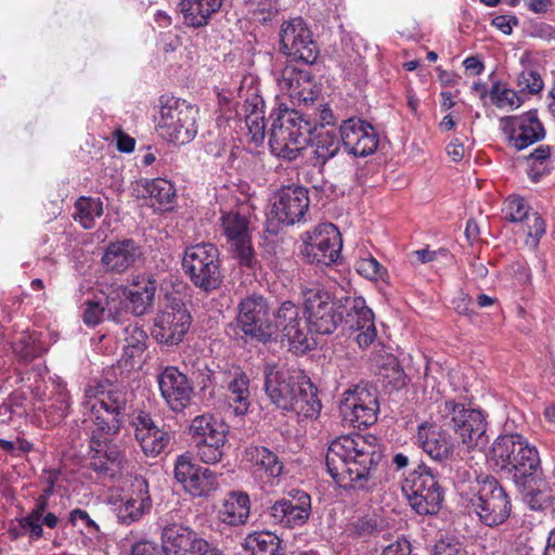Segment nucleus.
Segmentation results:
<instances>
[{
	"mask_svg": "<svg viewBox=\"0 0 555 555\" xmlns=\"http://www.w3.org/2000/svg\"><path fill=\"white\" fill-rule=\"evenodd\" d=\"M364 436H340L326 451L325 464L333 480L344 489L369 490L384 454L382 447Z\"/></svg>",
	"mask_w": 555,
	"mask_h": 555,
	"instance_id": "1",
	"label": "nucleus"
},
{
	"mask_svg": "<svg viewBox=\"0 0 555 555\" xmlns=\"http://www.w3.org/2000/svg\"><path fill=\"white\" fill-rule=\"evenodd\" d=\"M263 390L269 401L283 414L294 413L299 417L312 418L321 411L318 388L300 371L267 364L263 367Z\"/></svg>",
	"mask_w": 555,
	"mask_h": 555,
	"instance_id": "2",
	"label": "nucleus"
},
{
	"mask_svg": "<svg viewBox=\"0 0 555 555\" xmlns=\"http://www.w3.org/2000/svg\"><path fill=\"white\" fill-rule=\"evenodd\" d=\"M378 143L379 138L373 126L358 118L344 120L339 126V135L333 130L317 129L307 140V144L313 149L311 165L320 170L339 153L341 145L354 157H366L377 150Z\"/></svg>",
	"mask_w": 555,
	"mask_h": 555,
	"instance_id": "3",
	"label": "nucleus"
},
{
	"mask_svg": "<svg viewBox=\"0 0 555 555\" xmlns=\"http://www.w3.org/2000/svg\"><path fill=\"white\" fill-rule=\"evenodd\" d=\"M488 457L516 489L528 490L542 480L539 452L519 434L500 435L492 443Z\"/></svg>",
	"mask_w": 555,
	"mask_h": 555,
	"instance_id": "4",
	"label": "nucleus"
},
{
	"mask_svg": "<svg viewBox=\"0 0 555 555\" xmlns=\"http://www.w3.org/2000/svg\"><path fill=\"white\" fill-rule=\"evenodd\" d=\"M467 506L481 524L494 528L503 525L512 513V501L500 481L492 475L480 474L467 493Z\"/></svg>",
	"mask_w": 555,
	"mask_h": 555,
	"instance_id": "5",
	"label": "nucleus"
},
{
	"mask_svg": "<svg viewBox=\"0 0 555 555\" xmlns=\"http://www.w3.org/2000/svg\"><path fill=\"white\" fill-rule=\"evenodd\" d=\"M318 122L306 113L292 111L276 117L270 129L269 145L273 154L286 160L301 155L310 134L317 131Z\"/></svg>",
	"mask_w": 555,
	"mask_h": 555,
	"instance_id": "6",
	"label": "nucleus"
},
{
	"mask_svg": "<svg viewBox=\"0 0 555 555\" xmlns=\"http://www.w3.org/2000/svg\"><path fill=\"white\" fill-rule=\"evenodd\" d=\"M441 427L453 430L467 448L485 447L488 442L486 416L480 410L466 408L455 400L438 404Z\"/></svg>",
	"mask_w": 555,
	"mask_h": 555,
	"instance_id": "7",
	"label": "nucleus"
},
{
	"mask_svg": "<svg viewBox=\"0 0 555 555\" xmlns=\"http://www.w3.org/2000/svg\"><path fill=\"white\" fill-rule=\"evenodd\" d=\"M182 269L190 282L205 294L219 289L223 282L219 249L210 243L185 248Z\"/></svg>",
	"mask_w": 555,
	"mask_h": 555,
	"instance_id": "8",
	"label": "nucleus"
},
{
	"mask_svg": "<svg viewBox=\"0 0 555 555\" xmlns=\"http://www.w3.org/2000/svg\"><path fill=\"white\" fill-rule=\"evenodd\" d=\"M160 118L157 127L169 142L183 145L191 142L196 133L198 109L179 98L163 94L159 98Z\"/></svg>",
	"mask_w": 555,
	"mask_h": 555,
	"instance_id": "9",
	"label": "nucleus"
},
{
	"mask_svg": "<svg viewBox=\"0 0 555 555\" xmlns=\"http://www.w3.org/2000/svg\"><path fill=\"white\" fill-rule=\"evenodd\" d=\"M305 314L311 333L321 335L333 334L343 323V312L350 307L343 305V297L336 298L328 291L314 286L301 292Z\"/></svg>",
	"mask_w": 555,
	"mask_h": 555,
	"instance_id": "10",
	"label": "nucleus"
},
{
	"mask_svg": "<svg viewBox=\"0 0 555 555\" xmlns=\"http://www.w3.org/2000/svg\"><path fill=\"white\" fill-rule=\"evenodd\" d=\"M402 491L410 506L420 515H435L441 508L443 490L437 476L423 463L404 479Z\"/></svg>",
	"mask_w": 555,
	"mask_h": 555,
	"instance_id": "11",
	"label": "nucleus"
},
{
	"mask_svg": "<svg viewBox=\"0 0 555 555\" xmlns=\"http://www.w3.org/2000/svg\"><path fill=\"white\" fill-rule=\"evenodd\" d=\"M166 305L154 318L152 337L160 345L178 346L192 324V315L179 295L166 294Z\"/></svg>",
	"mask_w": 555,
	"mask_h": 555,
	"instance_id": "12",
	"label": "nucleus"
},
{
	"mask_svg": "<svg viewBox=\"0 0 555 555\" xmlns=\"http://www.w3.org/2000/svg\"><path fill=\"white\" fill-rule=\"evenodd\" d=\"M280 52L289 62L311 66L317 63L320 56V49L313 39L312 31L306 21L298 16L293 17L280 26Z\"/></svg>",
	"mask_w": 555,
	"mask_h": 555,
	"instance_id": "13",
	"label": "nucleus"
},
{
	"mask_svg": "<svg viewBox=\"0 0 555 555\" xmlns=\"http://www.w3.org/2000/svg\"><path fill=\"white\" fill-rule=\"evenodd\" d=\"M275 321L272 323V339L281 333L282 339H286L289 349L295 353H306L315 346L311 336L308 315L301 318L299 308L289 300L281 304L274 313Z\"/></svg>",
	"mask_w": 555,
	"mask_h": 555,
	"instance_id": "14",
	"label": "nucleus"
},
{
	"mask_svg": "<svg viewBox=\"0 0 555 555\" xmlns=\"http://www.w3.org/2000/svg\"><path fill=\"white\" fill-rule=\"evenodd\" d=\"M310 198L307 188L301 185H286L281 188L273 196L272 208L268 222L273 225H293L304 221L309 210Z\"/></svg>",
	"mask_w": 555,
	"mask_h": 555,
	"instance_id": "15",
	"label": "nucleus"
},
{
	"mask_svg": "<svg viewBox=\"0 0 555 555\" xmlns=\"http://www.w3.org/2000/svg\"><path fill=\"white\" fill-rule=\"evenodd\" d=\"M379 403L376 390L367 386H356L344 393L339 412L345 422L353 427L367 428L377 421Z\"/></svg>",
	"mask_w": 555,
	"mask_h": 555,
	"instance_id": "16",
	"label": "nucleus"
},
{
	"mask_svg": "<svg viewBox=\"0 0 555 555\" xmlns=\"http://www.w3.org/2000/svg\"><path fill=\"white\" fill-rule=\"evenodd\" d=\"M341 245L337 227L333 223H322L308 235L301 255L309 263L328 267L337 262Z\"/></svg>",
	"mask_w": 555,
	"mask_h": 555,
	"instance_id": "17",
	"label": "nucleus"
},
{
	"mask_svg": "<svg viewBox=\"0 0 555 555\" xmlns=\"http://www.w3.org/2000/svg\"><path fill=\"white\" fill-rule=\"evenodd\" d=\"M173 476L184 491L194 498H208L219 488L218 475L196 464L189 453L177 457Z\"/></svg>",
	"mask_w": 555,
	"mask_h": 555,
	"instance_id": "18",
	"label": "nucleus"
},
{
	"mask_svg": "<svg viewBox=\"0 0 555 555\" xmlns=\"http://www.w3.org/2000/svg\"><path fill=\"white\" fill-rule=\"evenodd\" d=\"M269 307L262 296L253 295L238 305L237 326L251 340L267 344L272 340V322L268 320Z\"/></svg>",
	"mask_w": 555,
	"mask_h": 555,
	"instance_id": "19",
	"label": "nucleus"
},
{
	"mask_svg": "<svg viewBox=\"0 0 555 555\" xmlns=\"http://www.w3.org/2000/svg\"><path fill=\"white\" fill-rule=\"evenodd\" d=\"M220 222L222 234L231 245V249L240 266L255 269L258 260L255 257L251 245L248 218L238 211L230 210L221 216Z\"/></svg>",
	"mask_w": 555,
	"mask_h": 555,
	"instance_id": "20",
	"label": "nucleus"
},
{
	"mask_svg": "<svg viewBox=\"0 0 555 555\" xmlns=\"http://www.w3.org/2000/svg\"><path fill=\"white\" fill-rule=\"evenodd\" d=\"M267 513L274 525L289 529L302 527L311 515V498L302 490L293 489L269 506Z\"/></svg>",
	"mask_w": 555,
	"mask_h": 555,
	"instance_id": "21",
	"label": "nucleus"
},
{
	"mask_svg": "<svg viewBox=\"0 0 555 555\" xmlns=\"http://www.w3.org/2000/svg\"><path fill=\"white\" fill-rule=\"evenodd\" d=\"M158 388L167 406L175 413H182L191 405L194 395L192 380L177 366L168 365L157 375Z\"/></svg>",
	"mask_w": 555,
	"mask_h": 555,
	"instance_id": "22",
	"label": "nucleus"
},
{
	"mask_svg": "<svg viewBox=\"0 0 555 555\" xmlns=\"http://www.w3.org/2000/svg\"><path fill=\"white\" fill-rule=\"evenodd\" d=\"M500 121L508 142L517 151H521L545 137V130L538 118L537 109H530L520 116H505Z\"/></svg>",
	"mask_w": 555,
	"mask_h": 555,
	"instance_id": "23",
	"label": "nucleus"
},
{
	"mask_svg": "<svg viewBox=\"0 0 555 555\" xmlns=\"http://www.w3.org/2000/svg\"><path fill=\"white\" fill-rule=\"evenodd\" d=\"M162 547L165 555H196L207 546L205 539L182 522H170L163 527Z\"/></svg>",
	"mask_w": 555,
	"mask_h": 555,
	"instance_id": "24",
	"label": "nucleus"
},
{
	"mask_svg": "<svg viewBox=\"0 0 555 555\" xmlns=\"http://www.w3.org/2000/svg\"><path fill=\"white\" fill-rule=\"evenodd\" d=\"M143 247L133 238L109 242L104 249L101 262L106 272L121 274L143 259Z\"/></svg>",
	"mask_w": 555,
	"mask_h": 555,
	"instance_id": "25",
	"label": "nucleus"
},
{
	"mask_svg": "<svg viewBox=\"0 0 555 555\" xmlns=\"http://www.w3.org/2000/svg\"><path fill=\"white\" fill-rule=\"evenodd\" d=\"M132 425L135 427V439L146 455L155 457L168 447L171 439L169 433L158 428L150 413L141 411L133 418Z\"/></svg>",
	"mask_w": 555,
	"mask_h": 555,
	"instance_id": "26",
	"label": "nucleus"
},
{
	"mask_svg": "<svg viewBox=\"0 0 555 555\" xmlns=\"http://www.w3.org/2000/svg\"><path fill=\"white\" fill-rule=\"evenodd\" d=\"M417 440L424 452L437 462H446L454 453V442L450 435L434 424L427 422L421 424Z\"/></svg>",
	"mask_w": 555,
	"mask_h": 555,
	"instance_id": "27",
	"label": "nucleus"
},
{
	"mask_svg": "<svg viewBox=\"0 0 555 555\" xmlns=\"http://www.w3.org/2000/svg\"><path fill=\"white\" fill-rule=\"evenodd\" d=\"M371 363L384 389L388 391L400 390L408 385L410 378L402 369L398 358L392 353L382 352V350L373 352Z\"/></svg>",
	"mask_w": 555,
	"mask_h": 555,
	"instance_id": "28",
	"label": "nucleus"
},
{
	"mask_svg": "<svg viewBox=\"0 0 555 555\" xmlns=\"http://www.w3.org/2000/svg\"><path fill=\"white\" fill-rule=\"evenodd\" d=\"M133 192L137 198H150L152 206L157 205L158 209L164 210L170 209L176 198L175 186L162 178L141 179L135 182Z\"/></svg>",
	"mask_w": 555,
	"mask_h": 555,
	"instance_id": "29",
	"label": "nucleus"
},
{
	"mask_svg": "<svg viewBox=\"0 0 555 555\" xmlns=\"http://www.w3.org/2000/svg\"><path fill=\"white\" fill-rule=\"evenodd\" d=\"M250 512V501L247 493L231 491L224 499L218 512L220 520L230 526L246 524Z\"/></svg>",
	"mask_w": 555,
	"mask_h": 555,
	"instance_id": "30",
	"label": "nucleus"
},
{
	"mask_svg": "<svg viewBox=\"0 0 555 555\" xmlns=\"http://www.w3.org/2000/svg\"><path fill=\"white\" fill-rule=\"evenodd\" d=\"M88 467L93 470L99 478H115L124 468L126 463L124 453L119 448L111 447L103 452L92 453L88 457Z\"/></svg>",
	"mask_w": 555,
	"mask_h": 555,
	"instance_id": "31",
	"label": "nucleus"
},
{
	"mask_svg": "<svg viewBox=\"0 0 555 555\" xmlns=\"http://www.w3.org/2000/svg\"><path fill=\"white\" fill-rule=\"evenodd\" d=\"M223 0H181L180 9L189 26L201 28L209 23L212 14L217 13Z\"/></svg>",
	"mask_w": 555,
	"mask_h": 555,
	"instance_id": "32",
	"label": "nucleus"
},
{
	"mask_svg": "<svg viewBox=\"0 0 555 555\" xmlns=\"http://www.w3.org/2000/svg\"><path fill=\"white\" fill-rule=\"evenodd\" d=\"M244 459L258 470H263L269 477H279L283 473V462L278 454L264 446L250 444L244 451Z\"/></svg>",
	"mask_w": 555,
	"mask_h": 555,
	"instance_id": "33",
	"label": "nucleus"
},
{
	"mask_svg": "<svg viewBox=\"0 0 555 555\" xmlns=\"http://www.w3.org/2000/svg\"><path fill=\"white\" fill-rule=\"evenodd\" d=\"M122 333V358L130 366H134L135 359H140L147 348V334L138 322L128 323Z\"/></svg>",
	"mask_w": 555,
	"mask_h": 555,
	"instance_id": "34",
	"label": "nucleus"
},
{
	"mask_svg": "<svg viewBox=\"0 0 555 555\" xmlns=\"http://www.w3.org/2000/svg\"><path fill=\"white\" fill-rule=\"evenodd\" d=\"M245 551L251 555H285L282 540L271 531H255L249 533L243 543Z\"/></svg>",
	"mask_w": 555,
	"mask_h": 555,
	"instance_id": "35",
	"label": "nucleus"
},
{
	"mask_svg": "<svg viewBox=\"0 0 555 555\" xmlns=\"http://www.w3.org/2000/svg\"><path fill=\"white\" fill-rule=\"evenodd\" d=\"M343 305L350 307L343 312L341 327L351 332L361 330V325L374 319L373 311L366 306L363 297H343Z\"/></svg>",
	"mask_w": 555,
	"mask_h": 555,
	"instance_id": "36",
	"label": "nucleus"
},
{
	"mask_svg": "<svg viewBox=\"0 0 555 555\" xmlns=\"http://www.w3.org/2000/svg\"><path fill=\"white\" fill-rule=\"evenodd\" d=\"M189 430L194 443L205 442L209 438L218 440L227 437V426L211 414L196 416Z\"/></svg>",
	"mask_w": 555,
	"mask_h": 555,
	"instance_id": "37",
	"label": "nucleus"
},
{
	"mask_svg": "<svg viewBox=\"0 0 555 555\" xmlns=\"http://www.w3.org/2000/svg\"><path fill=\"white\" fill-rule=\"evenodd\" d=\"M386 529L385 520L376 514H367L354 518L347 528L348 535L353 540L367 542L377 538Z\"/></svg>",
	"mask_w": 555,
	"mask_h": 555,
	"instance_id": "38",
	"label": "nucleus"
},
{
	"mask_svg": "<svg viewBox=\"0 0 555 555\" xmlns=\"http://www.w3.org/2000/svg\"><path fill=\"white\" fill-rule=\"evenodd\" d=\"M13 352L24 363H30L47 352L41 341V334L37 332H23L21 337L12 345Z\"/></svg>",
	"mask_w": 555,
	"mask_h": 555,
	"instance_id": "39",
	"label": "nucleus"
},
{
	"mask_svg": "<svg viewBox=\"0 0 555 555\" xmlns=\"http://www.w3.org/2000/svg\"><path fill=\"white\" fill-rule=\"evenodd\" d=\"M229 401L235 415H245L250 406L249 378L244 372L236 373L228 385Z\"/></svg>",
	"mask_w": 555,
	"mask_h": 555,
	"instance_id": "40",
	"label": "nucleus"
},
{
	"mask_svg": "<svg viewBox=\"0 0 555 555\" xmlns=\"http://www.w3.org/2000/svg\"><path fill=\"white\" fill-rule=\"evenodd\" d=\"M106 320L119 325H127L130 322L132 312L126 304L122 292L118 288L112 289L105 295Z\"/></svg>",
	"mask_w": 555,
	"mask_h": 555,
	"instance_id": "41",
	"label": "nucleus"
},
{
	"mask_svg": "<svg viewBox=\"0 0 555 555\" xmlns=\"http://www.w3.org/2000/svg\"><path fill=\"white\" fill-rule=\"evenodd\" d=\"M91 414L92 422L101 435L115 436L122 427L124 415H115L109 410L101 409L96 403L92 405Z\"/></svg>",
	"mask_w": 555,
	"mask_h": 555,
	"instance_id": "42",
	"label": "nucleus"
},
{
	"mask_svg": "<svg viewBox=\"0 0 555 555\" xmlns=\"http://www.w3.org/2000/svg\"><path fill=\"white\" fill-rule=\"evenodd\" d=\"M101 409L109 410L115 415L127 414L128 399L127 392L122 389L98 390L96 402Z\"/></svg>",
	"mask_w": 555,
	"mask_h": 555,
	"instance_id": "43",
	"label": "nucleus"
},
{
	"mask_svg": "<svg viewBox=\"0 0 555 555\" xmlns=\"http://www.w3.org/2000/svg\"><path fill=\"white\" fill-rule=\"evenodd\" d=\"M75 208L77 210L75 219H78L85 229H91L94 224V218L103 215V206L100 199L81 196L76 201Z\"/></svg>",
	"mask_w": 555,
	"mask_h": 555,
	"instance_id": "44",
	"label": "nucleus"
},
{
	"mask_svg": "<svg viewBox=\"0 0 555 555\" xmlns=\"http://www.w3.org/2000/svg\"><path fill=\"white\" fill-rule=\"evenodd\" d=\"M118 289L122 292V296L126 299L128 308L132 312V317L139 318L145 315L154 305V301L152 300V292L147 291V295L142 296L139 292H132V289L128 287H121Z\"/></svg>",
	"mask_w": 555,
	"mask_h": 555,
	"instance_id": "45",
	"label": "nucleus"
},
{
	"mask_svg": "<svg viewBox=\"0 0 555 555\" xmlns=\"http://www.w3.org/2000/svg\"><path fill=\"white\" fill-rule=\"evenodd\" d=\"M227 442V437L216 440L209 438L205 442L194 443L197 449L199 460L206 464H217L223 457V448Z\"/></svg>",
	"mask_w": 555,
	"mask_h": 555,
	"instance_id": "46",
	"label": "nucleus"
},
{
	"mask_svg": "<svg viewBox=\"0 0 555 555\" xmlns=\"http://www.w3.org/2000/svg\"><path fill=\"white\" fill-rule=\"evenodd\" d=\"M357 271L365 279L385 281L386 269L373 257L362 258L357 262Z\"/></svg>",
	"mask_w": 555,
	"mask_h": 555,
	"instance_id": "47",
	"label": "nucleus"
},
{
	"mask_svg": "<svg viewBox=\"0 0 555 555\" xmlns=\"http://www.w3.org/2000/svg\"><path fill=\"white\" fill-rule=\"evenodd\" d=\"M147 509L138 502L127 499L117 511L118 520L124 525H130L139 520Z\"/></svg>",
	"mask_w": 555,
	"mask_h": 555,
	"instance_id": "48",
	"label": "nucleus"
},
{
	"mask_svg": "<svg viewBox=\"0 0 555 555\" xmlns=\"http://www.w3.org/2000/svg\"><path fill=\"white\" fill-rule=\"evenodd\" d=\"M517 85L520 91H528L530 94H538L543 89V80L534 70H522L517 78Z\"/></svg>",
	"mask_w": 555,
	"mask_h": 555,
	"instance_id": "49",
	"label": "nucleus"
},
{
	"mask_svg": "<svg viewBox=\"0 0 555 555\" xmlns=\"http://www.w3.org/2000/svg\"><path fill=\"white\" fill-rule=\"evenodd\" d=\"M106 317L105 302L101 300H87L82 313V321L88 326L98 325Z\"/></svg>",
	"mask_w": 555,
	"mask_h": 555,
	"instance_id": "50",
	"label": "nucleus"
},
{
	"mask_svg": "<svg viewBox=\"0 0 555 555\" xmlns=\"http://www.w3.org/2000/svg\"><path fill=\"white\" fill-rule=\"evenodd\" d=\"M131 496L130 499L138 502L142 507L147 511L152 506V500L149 491L147 480L143 477H135L131 483Z\"/></svg>",
	"mask_w": 555,
	"mask_h": 555,
	"instance_id": "51",
	"label": "nucleus"
},
{
	"mask_svg": "<svg viewBox=\"0 0 555 555\" xmlns=\"http://www.w3.org/2000/svg\"><path fill=\"white\" fill-rule=\"evenodd\" d=\"M248 5L254 15H262L263 22L270 21L279 12V0H248Z\"/></svg>",
	"mask_w": 555,
	"mask_h": 555,
	"instance_id": "52",
	"label": "nucleus"
},
{
	"mask_svg": "<svg viewBox=\"0 0 555 555\" xmlns=\"http://www.w3.org/2000/svg\"><path fill=\"white\" fill-rule=\"evenodd\" d=\"M506 219L511 222H520L524 220L530 221L528 207L526 206L524 198L513 197L508 199V216Z\"/></svg>",
	"mask_w": 555,
	"mask_h": 555,
	"instance_id": "53",
	"label": "nucleus"
},
{
	"mask_svg": "<svg viewBox=\"0 0 555 555\" xmlns=\"http://www.w3.org/2000/svg\"><path fill=\"white\" fill-rule=\"evenodd\" d=\"M431 555H465V551L454 539L441 538L436 542Z\"/></svg>",
	"mask_w": 555,
	"mask_h": 555,
	"instance_id": "54",
	"label": "nucleus"
},
{
	"mask_svg": "<svg viewBox=\"0 0 555 555\" xmlns=\"http://www.w3.org/2000/svg\"><path fill=\"white\" fill-rule=\"evenodd\" d=\"M541 482H535L531 489H517L522 495L531 509H543L546 502L544 493L539 489Z\"/></svg>",
	"mask_w": 555,
	"mask_h": 555,
	"instance_id": "55",
	"label": "nucleus"
},
{
	"mask_svg": "<svg viewBox=\"0 0 555 555\" xmlns=\"http://www.w3.org/2000/svg\"><path fill=\"white\" fill-rule=\"evenodd\" d=\"M262 106H263V100L262 98L257 93L256 89H248L247 95L244 101V112L246 113V116H261L262 114Z\"/></svg>",
	"mask_w": 555,
	"mask_h": 555,
	"instance_id": "56",
	"label": "nucleus"
},
{
	"mask_svg": "<svg viewBox=\"0 0 555 555\" xmlns=\"http://www.w3.org/2000/svg\"><path fill=\"white\" fill-rule=\"evenodd\" d=\"M295 62L287 60L286 65L281 69L280 78L278 79L281 89L295 92L296 87V69Z\"/></svg>",
	"mask_w": 555,
	"mask_h": 555,
	"instance_id": "57",
	"label": "nucleus"
},
{
	"mask_svg": "<svg viewBox=\"0 0 555 555\" xmlns=\"http://www.w3.org/2000/svg\"><path fill=\"white\" fill-rule=\"evenodd\" d=\"M77 520H81L90 533H100L99 525L93 519L90 518L89 514L86 511L81 508H75L70 511L68 515V522L72 526H76Z\"/></svg>",
	"mask_w": 555,
	"mask_h": 555,
	"instance_id": "58",
	"label": "nucleus"
},
{
	"mask_svg": "<svg viewBox=\"0 0 555 555\" xmlns=\"http://www.w3.org/2000/svg\"><path fill=\"white\" fill-rule=\"evenodd\" d=\"M130 555H165V552L157 543L142 540L131 546Z\"/></svg>",
	"mask_w": 555,
	"mask_h": 555,
	"instance_id": "59",
	"label": "nucleus"
},
{
	"mask_svg": "<svg viewBox=\"0 0 555 555\" xmlns=\"http://www.w3.org/2000/svg\"><path fill=\"white\" fill-rule=\"evenodd\" d=\"M246 125L249 129V133L255 142L262 141L264 139V117L261 116H246L245 117Z\"/></svg>",
	"mask_w": 555,
	"mask_h": 555,
	"instance_id": "60",
	"label": "nucleus"
},
{
	"mask_svg": "<svg viewBox=\"0 0 555 555\" xmlns=\"http://www.w3.org/2000/svg\"><path fill=\"white\" fill-rule=\"evenodd\" d=\"M360 333L357 336V343L361 348L369 347L376 338L377 332L374 324V319L361 325Z\"/></svg>",
	"mask_w": 555,
	"mask_h": 555,
	"instance_id": "61",
	"label": "nucleus"
},
{
	"mask_svg": "<svg viewBox=\"0 0 555 555\" xmlns=\"http://www.w3.org/2000/svg\"><path fill=\"white\" fill-rule=\"evenodd\" d=\"M412 546L406 538H400L395 543L388 545L382 555H411Z\"/></svg>",
	"mask_w": 555,
	"mask_h": 555,
	"instance_id": "62",
	"label": "nucleus"
},
{
	"mask_svg": "<svg viewBox=\"0 0 555 555\" xmlns=\"http://www.w3.org/2000/svg\"><path fill=\"white\" fill-rule=\"evenodd\" d=\"M102 436L98 428L93 430L90 440H89V451H88V457L92 455V453L103 452V450L108 449L111 447H116V444L109 443L106 439H102Z\"/></svg>",
	"mask_w": 555,
	"mask_h": 555,
	"instance_id": "63",
	"label": "nucleus"
},
{
	"mask_svg": "<svg viewBox=\"0 0 555 555\" xmlns=\"http://www.w3.org/2000/svg\"><path fill=\"white\" fill-rule=\"evenodd\" d=\"M527 223L529 236L539 240L545 233V222L537 212L532 214V218Z\"/></svg>",
	"mask_w": 555,
	"mask_h": 555,
	"instance_id": "64",
	"label": "nucleus"
}]
</instances>
